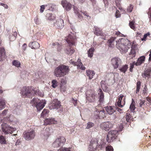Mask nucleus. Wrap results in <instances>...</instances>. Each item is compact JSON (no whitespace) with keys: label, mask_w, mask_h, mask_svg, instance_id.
<instances>
[{"label":"nucleus","mask_w":151,"mask_h":151,"mask_svg":"<svg viewBox=\"0 0 151 151\" xmlns=\"http://www.w3.org/2000/svg\"><path fill=\"white\" fill-rule=\"evenodd\" d=\"M57 82L56 80H54L52 81V86L53 88H55L57 86Z\"/></svg>","instance_id":"obj_48"},{"label":"nucleus","mask_w":151,"mask_h":151,"mask_svg":"<svg viewBox=\"0 0 151 151\" xmlns=\"http://www.w3.org/2000/svg\"><path fill=\"white\" fill-rule=\"evenodd\" d=\"M130 54H133L134 56H135V50L134 49H132V47L131 50V52H130Z\"/></svg>","instance_id":"obj_63"},{"label":"nucleus","mask_w":151,"mask_h":151,"mask_svg":"<svg viewBox=\"0 0 151 151\" xmlns=\"http://www.w3.org/2000/svg\"><path fill=\"white\" fill-rule=\"evenodd\" d=\"M102 129L106 131H109L112 127V125L109 122L103 123L101 125Z\"/></svg>","instance_id":"obj_17"},{"label":"nucleus","mask_w":151,"mask_h":151,"mask_svg":"<svg viewBox=\"0 0 151 151\" xmlns=\"http://www.w3.org/2000/svg\"><path fill=\"white\" fill-rule=\"evenodd\" d=\"M101 87L104 91L106 92L107 88H108L105 82L101 81Z\"/></svg>","instance_id":"obj_38"},{"label":"nucleus","mask_w":151,"mask_h":151,"mask_svg":"<svg viewBox=\"0 0 151 151\" xmlns=\"http://www.w3.org/2000/svg\"><path fill=\"white\" fill-rule=\"evenodd\" d=\"M145 100H142L140 99V103H139V107H142V106L145 104Z\"/></svg>","instance_id":"obj_59"},{"label":"nucleus","mask_w":151,"mask_h":151,"mask_svg":"<svg viewBox=\"0 0 151 151\" xmlns=\"http://www.w3.org/2000/svg\"><path fill=\"white\" fill-rule=\"evenodd\" d=\"M150 69H148L146 70L144 73L142 74V76L143 77H145L146 78V77L149 78L150 76V73L151 71Z\"/></svg>","instance_id":"obj_31"},{"label":"nucleus","mask_w":151,"mask_h":151,"mask_svg":"<svg viewBox=\"0 0 151 151\" xmlns=\"http://www.w3.org/2000/svg\"><path fill=\"white\" fill-rule=\"evenodd\" d=\"M52 45L53 46H56V47H58V51H60L61 50V48H60L59 46H60V45L58 43V42H56V43H53L52 44Z\"/></svg>","instance_id":"obj_58"},{"label":"nucleus","mask_w":151,"mask_h":151,"mask_svg":"<svg viewBox=\"0 0 151 151\" xmlns=\"http://www.w3.org/2000/svg\"><path fill=\"white\" fill-rule=\"evenodd\" d=\"M86 73L87 76L89 77V79H91L93 78L95 73L93 71L89 70L86 71Z\"/></svg>","instance_id":"obj_27"},{"label":"nucleus","mask_w":151,"mask_h":151,"mask_svg":"<svg viewBox=\"0 0 151 151\" xmlns=\"http://www.w3.org/2000/svg\"><path fill=\"white\" fill-rule=\"evenodd\" d=\"M32 92H33L32 96L35 95H38L40 96H41V93L39 91V90L37 88H35L34 89H32Z\"/></svg>","instance_id":"obj_35"},{"label":"nucleus","mask_w":151,"mask_h":151,"mask_svg":"<svg viewBox=\"0 0 151 151\" xmlns=\"http://www.w3.org/2000/svg\"><path fill=\"white\" fill-rule=\"evenodd\" d=\"M115 39V37H112L108 40L107 42L109 44V47H113V45L112 43L114 41Z\"/></svg>","instance_id":"obj_41"},{"label":"nucleus","mask_w":151,"mask_h":151,"mask_svg":"<svg viewBox=\"0 0 151 151\" xmlns=\"http://www.w3.org/2000/svg\"><path fill=\"white\" fill-rule=\"evenodd\" d=\"M106 151H113L114 149L112 146L111 145L108 146L106 148Z\"/></svg>","instance_id":"obj_53"},{"label":"nucleus","mask_w":151,"mask_h":151,"mask_svg":"<svg viewBox=\"0 0 151 151\" xmlns=\"http://www.w3.org/2000/svg\"><path fill=\"white\" fill-rule=\"evenodd\" d=\"M2 131L5 134H12V132L16 130L15 128L10 127L6 123H3L1 124Z\"/></svg>","instance_id":"obj_7"},{"label":"nucleus","mask_w":151,"mask_h":151,"mask_svg":"<svg viewBox=\"0 0 151 151\" xmlns=\"http://www.w3.org/2000/svg\"><path fill=\"white\" fill-rule=\"evenodd\" d=\"M73 9L74 12L76 14L79 13L80 12H82L81 11H80L78 8L76 6H73Z\"/></svg>","instance_id":"obj_50"},{"label":"nucleus","mask_w":151,"mask_h":151,"mask_svg":"<svg viewBox=\"0 0 151 151\" xmlns=\"http://www.w3.org/2000/svg\"><path fill=\"white\" fill-rule=\"evenodd\" d=\"M141 83L140 81H138L137 83L136 93H137L139 91L140 89Z\"/></svg>","instance_id":"obj_46"},{"label":"nucleus","mask_w":151,"mask_h":151,"mask_svg":"<svg viewBox=\"0 0 151 151\" xmlns=\"http://www.w3.org/2000/svg\"><path fill=\"white\" fill-rule=\"evenodd\" d=\"M94 33L97 36H102L103 35L102 31L97 27L95 26L93 28Z\"/></svg>","instance_id":"obj_24"},{"label":"nucleus","mask_w":151,"mask_h":151,"mask_svg":"<svg viewBox=\"0 0 151 151\" xmlns=\"http://www.w3.org/2000/svg\"><path fill=\"white\" fill-rule=\"evenodd\" d=\"M91 97L92 98V99H91V100H90V99L89 100L88 98L87 97H86V99L89 101H92L95 98V96L94 95L92 94L91 95Z\"/></svg>","instance_id":"obj_62"},{"label":"nucleus","mask_w":151,"mask_h":151,"mask_svg":"<svg viewBox=\"0 0 151 151\" xmlns=\"http://www.w3.org/2000/svg\"><path fill=\"white\" fill-rule=\"evenodd\" d=\"M132 116L129 113H127L126 116V124L127 125H129L130 123V121L132 119Z\"/></svg>","instance_id":"obj_29"},{"label":"nucleus","mask_w":151,"mask_h":151,"mask_svg":"<svg viewBox=\"0 0 151 151\" xmlns=\"http://www.w3.org/2000/svg\"><path fill=\"white\" fill-rule=\"evenodd\" d=\"M129 26L130 28L134 29L135 28V27L134 26V23L133 21L130 22L129 23Z\"/></svg>","instance_id":"obj_54"},{"label":"nucleus","mask_w":151,"mask_h":151,"mask_svg":"<svg viewBox=\"0 0 151 151\" xmlns=\"http://www.w3.org/2000/svg\"><path fill=\"white\" fill-rule=\"evenodd\" d=\"M46 17L50 20H53L55 19V16L53 14L50 13L47 14Z\"/></svg>","instance_id":"obj_40"},{"label":"nucleus","mask_w":151,"mask_h":151,"mask_svg":"<svg viewBox=\"0 0 151 151\" xmlns=\"http://www.w3.org/2000/svg\"><path fill=\"white\" fill-rule=\"evenodd\" d=\"M31 105L32 106H35L38 111H40L44 107L46 104L45 100H41L38 98H34L30 102Z\"/></svg>","instance_id":"obj_3"},{"label":"nucleus","mask_w":151,"mask_h":151,"mask_svg":"<svg viewBox=\"0 0 151 151\" xmlns=\"http://www.w3.org/2000/svg\"><path fill=\"white\" fill-rule=\"evenodd\" d=\"M99 102V104L97 106H96V109L97 107L100 106V105L104 104V94L101 89L100 88L98 91Z\"/></svg>","instance_id":"obj_10"},{"label":"nucleus","mask_w":151,"mask_h":151,"mask_svg":"<svg viewBox=\"0 0 151 151\" xmlns=\"http://www.w3.org/2000/svg\"><path fill=\"white\" fill-rule=\"evenodd\" d=\"M70 63L74 65L77 66V68L83 70L85 69V68L84 66L81 62V60L78 59L77 62L72 61Z\"/></svg>","instance_id":"obj_15"},{"label":"nucleus","mask_w":151,"mask_h":151,"mask_svg":"<svg viewBox=\"0 0 151 151\" xmlns=\"http://www.w3.org/2000/svg\"><path fill=\"white\" fill-rule=\"evenodd\" d=\"M66 83L64 79L62 78L61 80L60 88L61 91L62 92H65L66 90L65 86L64 85H65Z\"/></svg>","instance_id":"obj_23"},{"label":"nucleus","mask_w":151,"mask_h":151,"mask_svg":"<svg viewBox=\"0 0 151 151\" xmlns=\"http://www.w3.org/2000/svg\"><path fill=\"white\" fill-rule=\"evenodd\" d=\"M133 9V6L132 5H130L128 6L127 9V12H131L132 11Z\"/></svg>","instance_id":"obj_51"},{"label":"nucleus","mask_w":151,"mask_h":151,"mask_svg":"<svg viewBox=\"0 0 151 151\" xmlns=\"http://www.w3.org/2000/svg\"><path fill=\"white\" fill-rule=\"evenodd\" d=\"M29 46L32 49H37L40 47L39 43L36 41L32 42L29 44Z\"/></svg>","instance_id":"obj_21"},{"label":"nucleus","mask_w":151,"mask_h":151,"mask_svg":"<svg viewBox=\"0 0 151 151\" xmlns=\"http://www.w3.org/2000/svg\"><path fill=\"white\" fill-rule=\"evenodd\" d=\"M145 56H141L138 59L136 62L135 61H134V63L135 64V65L136 66L140 65L144 63L145 60Z\"/></svg>","instance_id":"obj_20"},{"label":"nucleus","mask_w":151,"mask_h":151,"mask_svg":"<svg viewBox=\"0 0 151 151\" xmlns=\"http://www.w3.org/2000/svg\"><path fill=\"white\" fill-rule=\"evenodd\" d=\"M32 92H33L32 96L35 95H38L40 96H41V93L39 91V90L37 88H35L34 89H32Z\"/></svg>","instance_id":"obj_36"},{"label":"nucleus","mask_w":151,"mask_h":151,"mask_svg":"<svg viewBox=\"0 0 151 151\" xmlns=\"http://www.w3.org/2000/svg\"><path fill=\"white\" fill-rule=\"evenodd\" d=\"M20 107V105L17 104H14L13 107L14 113L17 114V112L19 111Z\"/></svg>","instance_id":"obj_34"},{"label":"nucleus","mask_w":151,"mask_h":151,"mask_svg":"<svg viewBox=\"0 0 151 151\" xmlns=\"http://www.w3.org/2000/svg\"><path fill=\"white\" fill-rule=\"evenodd\" d=\"M68 67L63 65H60L56 67L54 70V75L57 77H61L65 75L69 72Z\"/></svg>","instance_id":"obj_2"},{"label":"nucleus","mask_w":151,"mask_h":151,"mask_svg":"<svg viewBox=\"0 0 151 151\" xmlns=\"http://www.w3.org/2000/svg\"><path fill=\"white\" fill-rule=\"evenodd\" d=\"M75 52V50L71 48H66L65 50V52L68 55H72Z\"/></svg>","instance_id":"obj_32"},{"label":"nucleus","mask_w":151,"mask_h":151,"mask_svg":"<svg viewBox=\"0 0 151 151\" xmlns=\"http://www.w3.org/2000/svg\"><path fill=\"white\" fill-rule=\"evenodd\" d=\"M49 112V111L48 110L44 109L41 114V116L43 117L46 116Z\"/></svg>","instance_id":"obj_45"},{"label":"nucleus","mask_w":151,"mask_h":151,"mask_svg":"<svg viewBox=\"0 0 151 151\" xmlns=\"http://www.w3.org/2000/svg\"><path fill=\"white\" fill-rule=\"evenodd\" d=\"M55 5L51 4H48L47 5H46L45 6H47L49 8H52V9H54L55 7Z\"/></svg>","instance_id":"obj_57"},{"label":"nucleus","mask_w":151,"mask_h":151,"mask_svg":"<svg viewBox=\"0 0 151 151\" xmlns=\"http://www.w3.org/2000/svg\"><path fill=\"white\" fill-rule=\"evenodd\" d=\"M94 124L93 123L91 122H89L87 124V126L86 127V129H89L93 127Z\"/></svg>","instance_id":"obj_47"},{"label":"nucleus","mask_w":151,"mask_h":151,"mask_svg":"<svg viewBox=\"0 0 151 151\" xmlns=\"http://www.w3.org/2000/svg\"><path fill=\"white\" fill-rule=\"evenodd\" d=\"M34 21L35 23L37 24H39L41 23L40 21L39 20L37 17H35L34 19Z\"/></svg>","instance_id":"obj_56"},{"label":"nucleus","mask_w":151,"mask_h":151,"mask_svg":"<svg viewBox=\"0 0 151 151\" xmlns=\"http://www.w3.org/2000/svg\"><path fill=\"white\" fill-rule=\"evenodd\" d=\"M61 4L63 8L67 11H69L71 9V4L66 0L62 1L61 2Z\"/></svg>","instance_id":"obj_16"},{"label":"nucleus","mask_w":151,"mask_h":151,"mask_svg":"<svg viewBox=\"0 0 151 151\" xmlns=\"http://www.w3.org/2000/svg\"><path fill=\"white\" fill-rule=\"evenodd\" d=\"M111 62L114 68L116 69L119 68V66L121 65L122 61L119 58L115 57L111 59Z\"/></svg>","instance_id":"obj_8"},{"label":"nucleus","mask_w":151,"mask_h":151,"mask_svg":"<svg viewBox=\"0 0 151 151\" xmlns=\"http://www.w3.org/2000/svg\"><path fill=\"white\" fill-rule=\"evenodd\" d=\"M45 5H43L40 6V11L41 13H42L44 12L45 10Z\"/></svg>","instance_id":"obj_61"},{"label":"nucleus","mask_w":151,"mask_h":151,"mask_svg":"<svg viewBox=\"0 0 151 151\" xmlns=\"http://www.w3.org/2000/svg\"><path fill=\"white\" fill-rule=\"evenodd\" d=\"M118 131L116 130L109 131L106 137V141L108 142H113L118 135Z\"/></svg>","instance_id":"obj_6"},{"label":"nucleus","mask_w":151,"mask_h":151,"mask_svg":"<svg viewBox=\"0 0 151 151\" xmlns=\"http://www.w3.org/2000/svg\"><path fill=\"white\" fill-rule=\"evenodd\" d=\"M57 141H58V145L60 147H62L65 142V139L63 137H60L56 139Z\"/></svg>","instance_id":"obj_22"},{"label":"nucleus","mask_w":151,"mask_h":151,"mask_svg":"<svg viewBox=\"0 0 151 151\" xmlns=\"http://www.w3.org/2000/svg\"><path fill=\"white\" fill-rule=\"evenodd\" d=\"M125 125H126V126H129L128 125H127V124H126L125 122H123L121 124V123L119 125L118 127V130L117 131H121L123 129V128H124V126H125Z\"/></svg>","instance_id":"obj_42"},{"label":"nucleus","mask_w":151,"mask_h":151,"mask_svg":"<svg viewBox=\"0 0 151 151\" xmlns=\"http://www.w3.org/2000/svg\"><path fill=\"white\" fill-rule=\"evenodd\" d=\"M100 145L98 143V140L97 139H92L88 147V151H95L99 148Z\"/></svg>","instance_id":"obj_5"},{"label":"nucleus","mask_w":151,"mask_h":151,"mask_svg":"<svg viewBox=\"0 0 151 151\" xmlns=\"http://www.w3.org/2000/svg\"><path fill=\"white\" fill-rule=\"evenodd\" d=\"M58 141H57V140H56V139L55 140V142H53L52 144V146L55 147H60L59 145H58Z\"/></svg>","instance_id":"obj_49"},{"label":"nucleus","mask_w":151,"mask_h":151,"mask_svg":"<svg viewBox=\"0 0 151 151\" xmlns=\"http://www.w3.org/2000/svg\"><path fill=\"white\" fill-rule=\"evenodd\" d=\"M130 65V66L129 70L130 72H132V69L134 68V65H135V64L134 63V62H133L132 63H131Z\"/></svg>","instance_id":"obj_60"},{"label":"nucleus","mask_w":151,"mask_h":151,"mask_svg":"<svg viewBox=\"0 0 151 151\" xmlns=\"http://www.w3.org/2000/svg\"><path fill=\"white\" fill-rule=\"evenodd\" d=\"M67 42L69 44V46L74 45L75 42L76 40L75 36L73 34H69L65 37V39Z\"/></svg>","instance_id":"obj_11"},{"label":"nucleus","mask_w":151,"mask_h":151,"mask_svg":"<svg viewBox=\"0 0 151 151\" xmlns=\"http://www.w3.org/2000/svg\"><path fill=\"white\" fill-rule=\"evenodd\" d=\"M77 14L78 18L80 19V20H81L83 18V17L82 16V15L80 14V12H79V13Z\"/></svg>","instance_id":"obj_64"},{"label":"nucleus","mask_w":151,"mask_h":151,"mask_svg":"<svg viewBox=\"0 0 151 151\" xmlns=\"http://www.w3.org/2000/svg\"><path fill=\"white\" fill-rule=\"evenodd\" d=\"M70 148L64 147L62 149H59L58 150V151H70Z\"/></svg>","instance_id":"obj_55"},{"label":"nucleus","mask_w":151,"mask_h":151,"mask_svg":"<svg viewBox=\"0 0 151 151\" xmlns=\"http://www.w3.org/2000/svg\"><path fill=\"white\" fill-rule=\"evenodd\" d=\"M123 97L124 96L123 95H122V94L120 95L118 99V100L117 102L118 106L120 108H122L123 106V105L122 104V100Z\"/></svg>","instance_id":"obj_26"},{"label":"nucleus","mask_w":151,"mask_h":151,"mask_svg":"<svg viewBox=\"0 0 151 151\" xmlns=\"http://www.w3.org/2000/svg\"><path fill=\"white\" fill-rule=\"evenodd\" d=\"M17 35V33L16 32H14L13 34H10L9 37V40L12 41L14 40Z\"/></svg>","instance_id":"obj_30"},{"label":"nucleus","mask_w":151,"mask_h":151,"mask_svg":"<svg viewBox=\"0 0 151 151\" xmlns=\"http://www.w3.org/2000/svg\"><path fill=\"white\" fill-rule=\"evenodd\" d=\"M150 35V33L149 32H148L146 34H145L144 35L143 37L141 39V40L142 41H145L146 40V39L147 37V36Z\"/></svg>","instance_id":"obj_52"},{"label":"nucleus","mask_w":151,"mask_h":151,"mask_svg":"<svg viewBox=\"0 0 151 151\" xmlns=\"http://www.w3.org/2000/svg\"><path fill=\"white\" fill-rule=\"evenodd\" d=\"M128 68V65H125L119 68V69L121 72H123L124 73H125L126 71H127Z\"/></svg>","instance_id":"obj_33"},{"label":"nucleus","mask_w":151,"mask_h":151,"mask_svg":"<svg viewBox=\"0 0 151 151\" xmlns=\"http://www.w3.org/2000/svg\"><path fill=\"white\" fill-rule=\"evenodd\" d=\"M57 121L55 120L54 118H47L45 119L44 121V124L46 125L50 124H55Z\"/></svg>","instance_id":"obj_19"},{"label":"nucleus","mask_w":151,"mask_h":151,"mask_svg":"<svg viewBox=\"0 0 151 151\" xmlns=\"http://www.w3.org/2000/svg\"><path fill=\"white\" fill-rule=\"evenodd\" d=\"M20 93L25 97L31 98L33 95L32 89L29 87H24L21 89Z\"/></svg>","instance_id":"obj_4"},{"label":"nucleus","mask_w":151,"mask_h":151,"mask_svg":"<svg viewBox=\"0 0 151 151\" xmlns=\"http://www.w3.org/2000/svg\"><path fill=\"white\" fill-rule=\"evenodd\" d=\"M13 65L17 67H19L20 66V63L17 60H14L12 62Z\"/></svg>","instance_id":"obj_44"},{"label":"nucleus","mask_w":151,"mask_h":151,"mask_svg":"<svg viewBox=\"0 0 151 151\" xmlns=\"http://www.w3.org/2000/svg\"><path fill=\"white\" fill-rule=\"evenodd\" d=\"M54 25L58 28H62L64 26L63 20L61 19H57L56 22L54 24Z\"/></svg>","instance_id":"obj_18"},{"label":"nucleus","mask_w":151,"mask_h":151,"mask_svg":"<svg viewBox=\"0 0 151 151\" xmlns=\"http://www.w3.org/2000/svg\"><path fill=\"white\" fill-rule=\"evenodd\" d=\"M94 51L93 48H91L88 51V56L91 58L93 55V53Z\"/></svg>","instance_id":"obj_39"},{"label":"nucleus","mask_w":151,"mask_h":151,"mask_svg":"<svg viewBox=\"0 0 151 151\" xmlns=\"http://www.w3.org/2000/svg\"><path fill=\"white\" fill-rule=\"evenodd\" d=\"M61 106V105L60 101H56L54 103H53L51 109H57L59 112H61L63 111V109L62 108L60 107Z\"/></svg>","instance_id":"obj_13"},{"label":"nucleus","mask_w":151,"mask_h":151,"mask_svg":"<svg viewBox=\"0 0 151 151\" xmlns=\"http://www.w3.org/2000/svg\"><path fill=\"white\" fill-rule=\"evenodd\" d=\"M5 53L4 48H0V61L3 60L5 58Z\"/></svg>","instance_id":"obj_25"},{"label":"nucleus","mask_w":151,"mask_h":151,"mask_svg":"<svg viewBox=\"0 0 151 151\" xmlns=\"http://www.w3.org/2000/svg\"><path fill=\"white\" fill-rule=\"evenodd\" d=\"M134 103H135L133 99H132V103L131 104L129 107L130 110L132 112H134L135 108Z\"/></svg>","instance_id":"obj_43"},{"label":"nucleus","mask_w":151,"mask_h":151,"mask_svg":"<svg viewBox=\"0 0 151 151\" xmlns=\"http://www.w3.org/2000/svg\"><path fill=\"white\" fill-rule=\"evenodd\" d=\"M116 47L122 53L126 52L131 45L130 41L127 39L121 38L116 41Z\"/></svg>","instance_id":"obj_1"},{"label":"nucleus","mask_w":151,"mask_h":151,"mask_svg":"<svg viewBox=\"0 0 151 151\" xmlns=\"http://www.w3.org/2000/svg\"><path fill=\"white\" fill-rule=\"evenodd\" d=\"M24 137L26 140H30L33 139L35 136V133L34 131L30 132H25L23 133Z\"/></svg>","instance_id":"obj_12"},{"label":"nucleus","mask_w":151,"mask_h":151,"mask_svg":"<svg viewBox=\"0 0 151 151\" xmlns=\"http://www.w3.org/2000/svg\"><path fill=\"white\" fill-rule=\"evenodd\" d=\"M0 143L1 144H6V138L2 135H0Z\"/></svg>","instance_id":"obj_37"},{"label":"nucleus","mask_w":151,"mask_h":151,"mask_svg":"<svg viewBox=\"0 0 151 151\" xmlns=\"http://www.w3.org/2000/svg\"><path fill=\"white\" fill-rule=\"evenodd\" d=\"M6 104V101L2 98H0V111L2 110L5 108Z\"/></svg>","instance_id":"obj_28"},{"label":"nucleus","mask_w":151,"mask_h":151,"mask_svg":"<svg viewBox=\"0 0 151 151\" xmlns=\"http://www.w3.org/2000/svg\"><path fill=\"white\" fill-rule=\"evenodd\" d=\"M94 115L96 119L104 118L105 116V111L104 110L99 111L96 110L94 112Z\"/></svg>","instance_id":"obj_14"},{"label":"nucleus","mask_w":151,"mask_h":151,"mask_svg":"<svg viewBox=\"0 0 151 151\" xmlns=\"http://www.w3.org/2000/svg\"><path fill=\"white\" fill-rule=\"evenodd\" d=\"M105 109L108 113L109 115L113 114V115L112 117L113 119H114L116 118L115 114L116 113L115 112L116 107L114 106H107L105 107Z\"/></svg>","instance_id":"obj_9"}]
</instances>
